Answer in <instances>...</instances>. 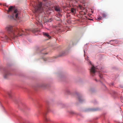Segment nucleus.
Wrapping results in <instances>:
<instances>
[{"instance_id":"obj_1","label":"nucleus","mask_w":123,"mask_h":123,"mask_svg":"<svg viewBox=\"0 0 123 123\" xmlns=\"http://www.w3.org/2000/svg\"><path fill=\"white\" fill-rule=\"evenodd\" d=\"M6 28L9 34V37H11L12 39L17 36H21L23 34L22 33L23 31V30H19L17 28H13L12 26L9 25L6 27Z\"/></svg>"},{"instance_id":"obj_2","label":"nucleus","mask_w":123,"mask_h":123,"mask_svg":"<svg viewBox=\"0 0 123 123\" xmlns=\"http://www.w3.org/2000/svg\"><path fill=\"white\" fill-rule=\"evenodd\" d=\"M11 12H13V13L12 14V15H10L9 17L11 19H13L14 17H15L16 18L18 19V12L17 9H15L14 7L12 6H11L9 8L7 12L9 13Z\"/></svg>"},{"instance_id":"obj_3","label":"nucleus","mask_w":123,"mask_h":123,"mask_svg":"<svg viewBox=\"0 0 123 123\" xmlns=\"http://www.w3.org/2000/svg\"><path fill=\"white\" fill-rule=\"evenodd\" d=\"M34 11L35 12L37 11L40 12H42L43 10V8L42 7V3L40 2L37 5L34 6Z\"/></svg>"},{"instance_id":"obj_4","label":"nucleus","mask_w":123,"mask_h":123,"mask_svg":"<svg viewBox=\"0 0 123 123\" xmlns=\"http://www.w3.org/2000/svg\"><path fill=\"white\" fill-rule=\"evenodd\" d=\"M96 68L93 66L92 67L90 72L91 75L92 76H94L95 75V73L97 71L96 70Z\"/></svg>"},{"instance_id":"obj_5","label":"nucleus","mask_w":123,"mask_h":123,"mask_svg":"<svg viewBox=\"0 0 123 123\" xmlns=\"http://www.w3.org/2000/svg\"><path fill=\"white\" fill-rule=\"evenodd\" d=\"M118 42L117 40H112L110 41L109 42H108V46L109 44H116L118 43Z\"/></svg>"},{"instance_id":"obj_6","label":"nucleus","mask_w":123,"mask_h":123,"mask_svg":"<svg viewBox=\"0 0 123 123\" xmlns=\"http://www.w3.org/2000/svg\"><path fill=\"white\" fill-rule=\"evenodd\" d=\"M43 117L44 119L46 122H48L50 121V120L49 118L46 117L45 113H44L43 114Z\"/></svg>"},{"instance_id":"obj_7","label":"nucleus","mask_w":123,"mask_h":123,"mask_svg":"<svg viewBox=\"0 0 123 123\" xmlns=\"http://www.w3.org/2000/svg\"><path fill=\"white\" fill-rule=\"evenodd\" d=\"M54 8L55 10L57 12H59L61 11L60 7L59 6H55Z\"/></svg>"},{"instance_id":"obj_8","label":"nucleus","mask_w":123,"mask_h":123,"mask_svg":"<svg viewBox=\"0 0 123 123\" xmlns=\"http://www.w3.org/2000/svg\"><path fill=\"white\" fill-rule=\"evenodd\" d=\"M47 85L45 84H43L40 85L39 87L43 88H44L46 87Z\"/></svg>"},{"instance_id":"obj_9","label":"nucleus","mask_w":123,"mask_h":123,"mask_svg":"<svg viewBox=\"0 0 123 123\" xmlns=\"http://www.w3.org/2000/svg\"><path fill=\"white\" fill-rule=\"evenodd\" d=\"M78 98L79 101L80 102H82L83 100L82 99V98L81 96H79Z\"/></svg>"},{"instance_id":"obj_10","label":"nucleus","mask_w":123,"mask_h":123,"mask_svg":"<svg viewBox=\"0 0 123 123\" xmlns=\"http://www.w3.org/2000/svg\"><path fill=\"white\" fill-rule=\"evenodd\" d=\"M113 96L115 98L117 97V93L116 92L113 91Z\"/></svg>"},{"instance_id":"obj_11","label":"nucleus","mask_w":123,"mask_h":123,"mask_svg":"<svg viewBox=\"0 0 123 123\" xmlns=\"http://www.w3.org/2000/svg\"><path fill=\"white\" fill-rule=\"evenodd\" d=\"M43 34L44 35L47 37L49 38H50L51 37L47 33L43 32Z\"/></svg>"},{"instance_id":"obj_12","label":"nucleus","mask_w":123,"mask_h":123,"mask_svg":"<svg viewBox=\"0 0 123 123\" xmlns=\"http://www.w3.org/2000/svg\"><path fill=\"white\" fill-rule=\"evenodd\" d=\"M99 109L98 108H97L95 109H90L88 110L89 111H96L98 110Z\"/></svg>"},{"instance_id":"obj_13","label":"nucleus","mask_w":123,"mask_h":123,"mask_svg":"<svg viewBox=\"0 0 123 123\" xmlns=\"http://www.w3.org/2000/svg\"><path fill=\"white\" fill-rule=\"evenodd\" d=\"M4 38V39H5L6 40H7V39L9 38V37L7 36L6 35H5L4 37H2V38Z\"/></svg>"},{"instance_id":"obj_14","label":"nucleus","mask_w":123,"mask_h":123,"mask_svg":"<svg viewBox=\"0 0 123 123\" xmlns=\"http://www.w3.org/2000/svg\"><path fill=\"white\" fill-rule=\"evenodd\" d=\"M9 73L8 72H7L6 73L4 76V77L5 78H7V76H8L9 74Z\"/></svg>"},{"instance_id":"obj_15","label":"nucleus","mask_w":123,"mask_h":123,"mask_svg":"<svg viewBox=\"0 0 123 123\" xmlns=\"http://www.w3.org/2000/svg\"><path fill=\"white\" fill-rule=\"evenodd\" d=\"M101 14L102 16L103 17L105 18L106 16V14L104 12L102 13Z\"/></svg>"},{"instance_id":"obj_16","label":"nucleus","mask_w":123,"mask_h":123,"mask_svg":"<svg viewBox=\"0 0 123 123\" xmlns=\"http://www.w3.org/2000/svg\"><path fill=\"white\" fill-rule=\"evenodd\" d=\"M75 10V9H74V8H72L71 9V12H74V10Z\"/></svg>"},{"instance_id":"obj_17","label":"nucleus","mask_w":123,"mask_h":123,"mask_svg":"<svg viewBox=\"0 0 123 123\" xmlns=\"http://www.w3.org/2000/svg\"><path fill=\"white\" fill-rule=\"evenodd\" d=\"M48 2H47L46 3V6H47V7H48L50 5V4H49L48 5Z\"/></svg>"},{"instance_id":"obj_18","label":"nucleus","mask_w":123,"mask_h":123,"mask_svg":"<svg viewBox=\"0 0 123 123\" xmlns=\"http://www.w3.org/2000/svg\"><path fill=\"white\" fill-rule=\"evenodd\" d=\"M99 73H100V74L99 75V77L101 78V79H102V75H101L100 74V73L99 72Z\"/></svg>"},{"instance_id":"obj_19","label":"nucleus","mask_w":123,"mask_h":123,"mask_svg":"<svg viewBox=\"0 0 123 123\" xmlns=\"http://www.w3.org/2000/svg\"><path fill=\"white\" fill-rule=\"evenodd\" d=\"M102 17H99L97 18V19L99 20H100L101 19Z\"/></svg>"},{"instance_id":"obj_20","label":"nucleus","mask_w":123,"mask_h":123,"mask_svg":"<svg viewBox=\"0 0 123 123\" xmlns=\"http://www.w3.org/2000/svg\"><path fill=\"white\" fill-rule=\"evenodd\" d=\"M84 15H86V13H85V12H84Z\"/></svg>"},{"instance_id":"obj_21","label":"nucleus","mask_w":123,"mask_h":123,"mask_svg":"<svg viewBox=\"0 0 123 123\" xmlns=\"http://www.w3.org/2000/svg\"><path fill=\"white\" fill-rule=\"evenodd\" d=\"M89 20H93V19H89Z\"/></svg>"},{"instance_id":"obj_22","label":"nucleus","mask_w":123,"mask_h":123,"mask_svg":"<svg viewBox=\"0 0 123 123\" xmlns=\"http://www.w3.org/2000/svg\"><path fill=\"white\" fill-rule=\"evenodd\" d=\"M112 85H113V83H111Z\"/></svg>"},{"instance_id":"obj_23","label":"nucleus","mask_w":123,"mask_h":123,"mask_svg":"<svg viewBox=\"0 0 123 123\" xmlns=\"http://www.w3.org/2000/svg\"><path fill=\"white\" fill-rule=\"evenodd\" d=\"M95 80H96V81H97V79H96Z\"/></svg>"},{"instance_id":"obj_24","label":"nucleus","mask_w":123,"mask_h":123,"mask_svg":"<svg viewBox=\"0 0 123 123\" xmlns=\"http://www.w3.org/2000/svg\"><path fill=\"white\" fill-rule=\"evenodd\" d=\"M43 0L45 1H46L47 0Z\"/></svg>"},{"instance_id":"obj_25","label":"nucleus","mask_w":123,"mask_h":123,"mask_svg":"<svg viewBox=\"0 0 123 123\" xmlns=\"http://www.w3.org/2000/svg\"><path fill=\"white\" fill-rule=\"evenodd\" d=\"M92 13H93V11H92Z\"/></svg>"},{"instance_id":"obj_26","label":"nucleus","mask_w":123,"mask_h":123,"mask_svg":"<svg viewBox=\"0 0 123 123\" xmlns=\"http://www.w3.org/2000/svg\"><path fill=\"white\" fill-rule=\"evenodd\" d=\"M8 95H9L10 96V94H8Z\"/></svg>"},{"instance_id":"obj_27","label":"nucleus","mask_w":123,"mask_h":123,"mask_svg":"<svg viewBox=\"0 0 123 123\" xmlns=\"http://www.w3.org/2000/svg\"><path fill=\"white\" fill-rule=\"evenodd\" d=\"M99 81H100V82H101V81H100V80H99Z\"/></svg>"}]
</instances>
